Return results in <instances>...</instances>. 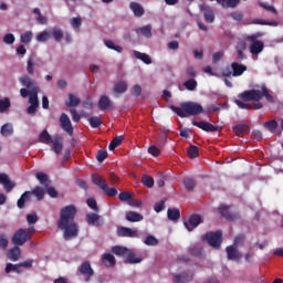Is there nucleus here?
<instances>
[{
	"mask_svg": "<svg viewBox=\"0 0 283 283\" xmlns=\"http://www.w3.org/2000/svg\"><path fill=\"white\" fill-rule=\"evenodd\" d=\"M239 98L241 101L235 99L234 103L235 105H238L240 109H262V107H264L262 102H260L262 101V98H265L268 103H275V98L273 97V95L269 93V88L266 87V84L261 85V91L254 88V90L240 93ZM249 101H254L253 105L247 104V102Z\"/></svg>",
	"mask_w": 283,
	"mask_h": 283,
	"instance_id": "f257e3e1",
	"label": "nucleus"
},
{
	"mask_svg": "<svg viewBox=\"0 0 283 283\" xmlns=\"http://www.w3.org/2000/svg\"><path fill=\"white\" fill-rule=\"evenodd\" d=\"M76 218V206L69 205L61 208L57 228L64 231V240H72L78 235V224L74 221Z\"/></svg>",
	"mask_w": 283,
	"mask_h": 283,
	"instance_id": "f03ea898",
	"label": "nucleus"
},
{
	"mask_svg": "<svg viewBox=\"0 0 283 283\" xmlns=\"http://www.w3.org/2000/svg\"><path fill=\"white\" fill-rule=\"evenodd\" d=\"M21 85L30 90L29 103L30 106L27 108L28 114H36V109H39V92L40 88L36 86V82L32 80L30 76L24 75L19 78Z\"/></svg>",
	"mask_w": 283,
	"mask_h": 283,
	"instance_id": "7ed1b4c3",
	"label": "nucleus"
},
{
	"mask_svg": "<svg viewBox=\"0 0 283 283\" xmlns=\"http://www.w3.org/2000/svg\"><path fill=\"white\" fill-rule=\"evenodd\" d=\"M170 109L179 116V118H189V116H199L205 113L202 105L196 102H182L180 107L170 106Z\"/></svg>",
	"mask_w": 283,
	"mask_h": 283,
	"instance_id": "20e7f679",
	"label": "nucleus"
},
{
	"mask_svg": "<svg viewBox=\"0 0 283 283\" xmlns=\"http://www.w3.org/2000/svg\"><path fill=\"white\" fill-rule=\"evenodd\" d=\"M36 229H34V227L27 229L20 228L13 233L11 242L14 244V247H23L25 242H30L32 240V235H34Z\"/></svg>",
	"mask_w": 283,
	"mask_h": 283,
	"instance_id": "39448f33",
	"label": "nucleus"
},
{
	"mask_svg": "<svg viewBox=\"0 0 283 283\" xmlns=\"http://www.w3.org/2000/svg\"><path fill=\"white\" fill-rule=\"evenodd\" d=\"M92 182L93 185L98 187L101 190H103L105 196H108L109 198H114V196H118V190L116 188H109V186H107V180L105 179V177L98 174H93Z\"/></svg>",
	"mask_w": 283,
	"mask_h": 283,
	"instance_id": "423d86ee",
	"label": "nucleus"
},
{
	"mask_svg": "<svg viewBox=\"0 0 283 283\" xmlns=\"http://www.w3.org/2000/svg\"><path fill=\"white\" fill-rule=\"evenodd\" d=\"M248 67L244 64L238 62H232L230 66H226L221 74L224 78H231V76L238 77L242 76L247 72Z\"/></svg>",
	"mask_w": 283,
	"mask_h": 283,
	"instance_id": "0eeeda50",
	"label": "nucleus"
},
{
	"mask_svg": "<svg viewBox=\"0 0 283 283\" xmlns=\"http://www.w3.org/2000/svg\"><path fill=\"white\" fill-rule=\"evenodd\" d=\"M203 240H207L208 244L213 249H220L222 245V231L219 230L217 232H208L203 237Z\"/></svg>",
	"mask_w": 283,
	"mask_h": 283,
	"instance_id": "6e6552de",
	"label": "nucleus"
},
{
	"mask_svg": "<svg viewBox=\"0 0 283 283\" xmlns=\"http://www.w3.org/2000/svg\"><path fill=\"white\" fill-rule=\"evenodd\" d=\"M218 211L221 218L229 220L230 222H235V220H240V212H231V207L227 205H220L218 207Z\"/></svg>",
	"mask_w": 283,
	"mask_h": 283,
	"instance_id": "1a4fd4ad",
	"label": "nucleus"
},
{
	"mask_svg": "<svg viewBox=\"0 0 283 283\" xmlns=\"http://www.w3.org/2000/svg\"><path fill=\"white\" fill-rule=\"evenodd\" d=\"M248 41H250V53L252 55H258L264 50V42L258 40V36L255 35H250L248 36Z\"/></svg>",
	"mask_w": 283,
	"mask_h": 283,
	"instance_id": "9d476101",
	"label": "nucleus"
},
{
	"mask_svg": "<svg viewBox=\"0 0 283 283\" xmlns=\"http://www.w3.org/2000/svg\"><path fill=\"white\" fill-rule=\"evenodd\" d=\"M60 127L61 129H63V132H66L69 136H72L74 134L72 120L70 119V116H67V114L65 113H62L60 116Z\"/></svg>",
	"mask_w": 283,
	"mask_h": 283,
	"instance_id": "9b49d317",
	"label": "nucleus"
},
{
	"mask_svg": "<svg viewBox=\"0 0 283 283\" xmlns=\"http://www.w3.org/2000/svg\"><path fill=\"white\" fill-rule=\"evenodd\" d=\"M85 220L90 227H103L105 224V219L95 212L87 213Z\"/></svg>",
	"mask_w": 283,
	"mask_h": 283,
	"instance_id": "f8f14e48",
	"label": "nucleus"
},
{
	"mask_svg": "<svg viewBox=\"0 0 283 283\" xmlns=\"http://www.w3.org/2000/svg\"><path fill=\"white\" fill-rule=\"evenodd\" d=\"M78 272L81 275H84L85 282H90V280L94 277V269H92L90 261L83 262L78 269Z\"/></svg>",
	"mask_w": 283,
	"mask_h": 283,
	"instance_id": "ddd939ff",
	"label": "nucleus"
},
{
	"mask_svg": "<svg viewBox=\"0 0 283 283\" xmlns=\"http://www.w3.org/2000/svg\"><path fill=\"white\" fill-rule=\"evenodd\" d=\"M202 217L198 213L191 214L188 222L184 221V226L188 231H193L198 226L202 224Z\"/></svg>",
	"mask_w": 283,
	"mask_h": 283,
	"instance_id": "4468645a",
	"label": "nucleus"
},
{
	"mask_svg": "<svg viewBox=\"0 0 283 283\" xmlns=\"http://www.w3.org/2000/svg\"><path fill=\"white\" fill-rule=\"evenodd\" d=\"M200 10L203 12L206 23H213L216 21V13L209 4H200Z\"/></svg>",
	"mask_w": 283,
	"mask_h": 283,
	"instance_id": "2eb2a0df",
	"label": "nucleus"
},
{
	"mask_svg": "<svg viewBox=\"0 0 283 283\" xmlns=\"http://www.w3.org/2000/svg\"><path fill=\"white\" fill-rule=\"evenodd\" d=\"M41 60L35 54H31L27 60V73L29 76H34V67H39Z\"/></svg>",
	"mask_w": 283,
	"mask_h": 283,
	"instance_id": "dca6fc26",
	"label": "nucleus"
},
{
	"mask_svg": "<svg viewBox=\"0 0 283 283\" xmlns=\"http://www.w3.org/2000/svg\"><path fill=\"white\" fill-rule=\"evenodd\" d=\"M192 125L195 127H198L199 129H202L203 132H210V133L219 132L220 129L219 126H213V124L205 120H201V122L192 120Z\"/></svg>",
	"mask_w": 283,
	"mask_h": 283,
	"instance_id": "f3484780",
	"label": "nucleus"
},
{
	"mask_svg": "<svg viewBox=\"0 0 283 283\" xmlns=\"http://www.w3.org/2000/svg\"><path fill=\"white\" fill-rule=\"evenodd\" d=\"M117 235L118 238H138V230L120 227L117 229Z\"/></svg>",
	"mask_w": 283,
	"mask_h": 283,
	"instance_id": "a211bd4d",
	"label": "nucleus"
},
{
	"mask_svg": "<svg viewBox=\"0 0 283 283\" xmlns=\"http://www.w3.org/2000/svg\"><path fill=\"white\" fill-rule=\"evenodd\" d=\"M0 185H3L4 191H7V193H10V191L17 187V185L10 180V177L3 172H0Z\"/></svg>",
	"mask_w": 283,
	"mask_h": 283,
	"instance_id": "6ab92c4d",
	"label": "nucleus"
},
{
	"mask_svg": "<svg viewBox=\"0 0 283 283\" xmlns=\"http://www.w3.org/2000/svg\"><path fill=\"white\" fill-rule=\"evenodd\" d=\"M7 258L11 260V262H19V258H21V248H19V245H14L8 250Z\"/></svg>",
	"mask_w": 283,
	"mask_h": 283,
	"instance_id": "aec40b11",
	"label": "nucleus"
},
{
	"mask_svg": "<svg viewBox=\"0 0 283 283\" xmlns=\"http://www.w3.org/2000/svg\"><path fill=\"white\" fill-rule=\"evenodd\" d=\"M232 132L235 136H242V134H249V132H251V126L248 124H239L232 127Z\"/></svg>",
	"mask_w": 283,
	"mask_h": 283,
	"instance_id": "412c9836",
	"label": "nucleus"
},
{
	"mask_svg": "<svg viewBox=\"0 0 283 283\" xmlns=\"http://www.w3.org/2000/svg\"><path fill=\"white\" fill-rule=\"evenodd\" d=\"M191 280H193V273L184 272L182 274H175L174 275V282L175 283L191 282Z\"/></svg>",
	"mask_w": 283,
	"mask_h": 283,
	"instance_id": "4be33fe9",
	"label": "nucleus"
},
{
	"mask_svg": "<svg viewBox=\"0 0 283 283\" xmlns=\"http://www.w3.org/2000/svg\"><path fill=\"white\" fill-rule=\"evenodd\" d=\"M51 143L53 145V151L59 156L63 151V137L57 135Z\"/></svg>",
	"mask_w": 283,
	"mask_h": 283,
	"instance_id": "5701e85b",
	"label": "nucleus"
},
{
	"mask_svg": "<svg viewBox=\"0 0 283 283\" xmlns=\"http://www.w3.org/2000/svg\"><path fill=\"white\" fill-rule=\"evenodd\" d=\"M228 260H241L242 253H240L233 245L226 248Z\"/></svg>",
	"mask_w": 283,
	"mask_h": 283,
	"instance_id": "b1692460",
	"label": "nucleus"
},
{
	"mask_svg": "<svg viewBox=\"0 0 283 283\" xmlns=\"http://www.w3.org/2000/svg\"><path fill=\"white\" fill-rule=\"evenodd\" d=\"M97 107L98 109H101V112H105L108 107H112V101H109V97H107V95H102L97 103Z\"/></svg>",
	"mask_w": 283,
	"mask_h": 283,
	"instance_id": "393cba45",
	"label": "nucleus"
},
{
	"mask_svg": "<svg viewBox=\"0 0 283 283\" xmlns=\"http://www.w3.org/2000/svg\"><path fill=\"white\" fill-rule=\"evenodd\" d=\"M136 34L142 36H145L146 39H151L153 34H151V24H147L145 27H140L135 29Z\"/></svg>",
	"mask_w": 283,
	"mask_h": 283,
	"instance_id": "a878e982",
	"label": "nucleus"
},
{
	"mask_svg": "<svg viewBox=\"0 0 283 283\" xmlns=\"http://www.w3.org/2000/svg\"><path fill=\"white\" fill-rule=\"evenodd\" d=\"M129 8L136 17H143V14H145V8L138 2H130Z\"/></svg>",
	"mask_w": 283,
	"mask_h": 283,
	"instance_id": "bb28decb",
	"label": "nucleus"
},
{
	"mask_svg": "<svg viewBox=\"0 0 283 283\" xmlns=\"http://www.w3.org/2000/svg\"><path fill=\"white\" fill-rule=\"evenodd\" d=\"M102 264L107 268L114 266V264H116V258L112 253H104L102 258Z\"/></svg>",
	"mask_w": 283,
	"mask_h": 283,
	"instance_id": "cd10ccee",
	"label": "nucleus"
},
{
	"mask_svg": "<svg viewBox=\"0 0 283 283\" xmlns=\"http://www.w3.org/2000/svg\"><path fill=\"white\" fill-rule=\"evenodd\" d=\"M247 25H271L275 28L277 27V21L253 19L251 22H248Z\"/></svg>",
	"mask_w": 283,
	"mask_h": 283,
	"instance_id": "c85d7f7f",
	"label": "nucleus"
},
{
	"mask_svg": "<svg viewBox=\"0 0 283 283\" xmlns=\"http://www.w3.org/2000/svg\"><path fill=\"white\" fill-rule=\"evenodd\" d=\"M167 218L171 220V222H176V220H180V210L178 208H168Z\"/></svg>",
	"mask_w": 283,
	"mask_h": 283,
	"instance_id": "c756f323",
	"label": "nucleus"
},
{
	"mask_svg": "<svg viewBox=\"0 0 283 283\" xmlns=\"http://www.w3.org/2000/svg\"><path fill=\"white\" fill-rule=\"evenodd\" d=\"M135 59L143 61L146 65H151V57L146 53H140V51H133Z\"/></svg>",
	"mask_w": 283,
	"mask_h": 283,
	"instance_id": "7c9ffc66",
	"label": "nucleus"
},
{
	"mask_svg": "<svg viewBox=\"0 0 283 283\" xmlns=\"http://www.w3.org/2000/svg\"><path fill=\"white\" fill-rule=\"evenodd\" d=\"M126 220L128 222H140L143 221V214L135 211H128L126 212Z\"/></svg>",
	"mask_w": 283,
	"mask_h": 283,
	"instance_id": "2f4dec72",
	"label": "nucleus"
},
{
	"mask_svg": "<svg viewBox=\"0 0 283 283\" xmlns=\"http://www.w3.org/2000/svg\"><path fill=\"white\" fill-rule=\"evenodd\" d=\"M54 139H52V136L50 133H48V129H44L40 135H39V143H42L43 145H50Z\"/></svg>",
	"mask_w": 283,
	"mask_h": 283,
	"instance_id": "473e14b6",
	"label": "nucleus"
},
{
	"mask_svg": "<svg viewBox=\"0 0 283 283\" xmlns=\"http://www.w3.org/2000/svg\"><path fill=\"white\" fill-rule=\"evenodd\" d=\"M66 107H78L81 105V98L76 97L74 94H69V101L65 102Z\"/></svg>",
	"mask_w": 283,
	"mask_h": 283,
	"instance_id": "72a5a7b5",
	"label": "nucleus"
},
{
	"mask_svg": "<svg viewBox=\"0 0 283 283\" xmlns=\"http://www.w3.org/2000/svg\"><path fill=\"white\" fill-rule=\"evenodd\" d=\"M140 262H143V258L136 256L134 252L128 253L125 259L126 264H140Z\"/></svg>",
	"mask_w": 283,
	"mask_h": 283,
	"instance_id": "f704fd0d",
	"label": "nucleus"
},
{
	"mask_svg": "<svg viewBox=\"0 0 283 283\" xmlns=\"http://www.w3.org/2000/svg\"><path fill=\"white\" fill-rule=\"evenodd\" d=\"M23 273V270H21V265L20 263L18 264H12V263H7L6 268H4V273Z\"/></svg>",
	"mask_w": 283,
	"mask_h": 283,
	"instance_id": "c9c22d12",
	"label": "nucleus"
},
{
	"mask_svg": "<svg viewBox=\"0 0 283 283\" xmlns=\"http://www.w3.org/2000/svg\"><path fill=\"white\" fill-rule=\"evenodd\" d=\"M244 50H247V43L242 42L237 45V61H244L247 55H244Z\"/></svg>",
	"mask_w": 283,
	"mask_h": 283,
	"instance_id": "e433bc0d",
	"label": "nucleus"
},
{
	"mask_svg": "<svg viewBox=\"0 0 283 283\" xmlns=\"http://www.w3.org/2000/svg\"><path fill=\"white\" fill-rule=\"evenodd\" d=\"M51 36L54 39L56 43H61L63 41V30L61 28H55L51 31Z\"/></svg>",
	"mask_w": 283,
	"mask_h": 283,
	"instance_id": "4c0bfd02",
	"label": "nucleus"
},
{
	"mask_svg": "<svg viewBox=\"0 0 283 283\" xmlns=\"http://www.w3.org/2000/svg\"><path fill=\"white\" fill-rule=\"evenodd\" d=\"M115 94H125L127 92V82L119 81L114 86Z\"/></svg>",
	"mask_w": 283,
	"mask_h": 283,
	"instance_id": "58836bf2",
	"label": "nucleus"
},
{
	"mask_svg": "<svg viewBox=\"0 0 283 283\" xmlns=\"http://www.w3.org/2000/svg\"><path fill=\"white\" fill-rule=\"evenodd\" d=\"M36 179L39 180L40 185L43 187H50V179L45 172H36Z\"/></svg>",
	"mask_w": 283,
	"mask_h": 283,
	"instance_id": "ea45409f",
	"label": "nucleus"
},
{
	"mask_svg": "<svg viewBox=\"0 0 283 283\" xmlns=\"http://www.w3.org/2000/svg\"><path fill=\"white\" fill-rule=\"evenodd\" d=\"M184 186L187 189V191H193V189H196V179L191 177H186L184 179Z\"/></svg>",
	"mask_w": 283,
	"mask_h": 283,
	"instance_id": "a19ab883",
	"label": "nucleus"
},
{
	"mask_svg": "<svg viewBox=\"0 0 283 283\" xmlns=\"http://www.w3.org/2000/svg\"><path fill=\"white\" fill-rule=\"evenodd\" d=\"M184 87H186V90H188V92H196L197 87H198V81L190 78L187 80L184 83Z\"/></svg>",
	"mask_w": 283,
	"mask_h": 283,
	"instance_id": "79ce46f5",
	"label": "nucleus"
},
{
	"mask_svg": "<svg viewBox=\"0 0 283 283\" xmlns=\"http://www.w3.org/2000/svg\"><path fill=\"white\" fill-rule=\"evenodd\" d=\"M11 107L10 98L4 97L0 99V114L8 112Z\"/></svg>",
	"mask_w": 283,
	"mask_h": 283,
	"instance_id": "37998d69",
	"label": "nucleus"
},
{
	"mask_svg": "<svg viewBox=\"0 0 283 283\" xmlns=\"http://www.w3.org/2000/svg\"><path fill=\"white\" fill-rule=\"evenodd\" d=\"M104 44L108 50H114L115 52H118V54L123 52V46L114 44V41L112 40H105Z\"/></svg>",
	"mask_w": 283,
	"mask_h": 283,
	"instance_id": "c03bdc74",
	"label": "nucleus"
},
{
	"mask_svg": "<svg viewBox=\"0 0 283 283\" xmlns=\"http://www.w3.org/2000/svg\"><path fill=\"white\" fill-rule=\"evenodd\" d=\"M120 145H123V137L117 136L109 143L108 149L109 151H114V149H116V147H120Z\"/></svg>",
	"mask_w": 283,
	"mask_h": 283,
	"instance_id": "a18cd8bd",
	"label": "nucleus"
},
{
	"mask_svg": "<svg viewBox=\"0 0 283 283\" xmlns=\"http://www.w3.org/2000/svg\"><path fill=\"white\" fill-rule=\"evenodd\" d=\"M263 127H265V129L268 132L273 133V132H275V129H277V120L272 119V120H269V122H264Z\"/></svg>",
	"mask_w": 283,
	"mask_h": 283,
	"instance_id": "49530a36",
	"label": "nucleus"
},
{
	"mask_svg": "<svg viewBox=\"0 0 283 283\" xmlns=\"http://www.w3.org/2000/svg\"><path fill=\"white\" fill-rule=\"evenodd\" d=\"M13 133H14V128L12 127V124H4L1 127L2 136H12Z\"/></svg>",
	"mask_w": 283,
	"mask_h": 283,
	"instance_id": "de8ad7c7",
	"label": "nucleus"
},
{
	"mask_svg": "<svg viewBox=\"0 0 283 283\" xmlns=\"http://www.w3.org/2000/svg\"><path fill=\"white\" fill-rule=\"evenodd\" d=\"M32 36H33L32 31H27L21 34L20 41L21 43H24V45H28L32 41Z\"/></svg>",
	"mask_w": 283,
	"mask_h": 283,
	"instance_id": "09e8293b",
	"label": "nucleus"
},
{
	"mask_svg": "<svg viewBox=\"0 0 283 283\" xmlns=\"http://www.w3.org/2000/svg\"><path fill=\"white\" fill-rule=\"evenodd\" d=\"M88 123L93 129L98 128L99 125H103V120L98 116H92L88 118Z\"/></svg>",
	"mask_w": 283,
	"mask_h": 283,
	"instance_id": "8fccbe9b",
	"label": "nucleus"
},
{
	"mask_svg": "<svg viewBox=\"0 0 283 283\" xmlns=\"http://www.w3.org/2000/svg\"><path fill=\"white\" fill-rule=\"evenodd\" d=\"M33 196H35L36 200H43V198H45V190H43V188L41 187H35L32 192Z\"/></svg>",
	"mask_w": 283,
	"mask_h": 283,
	"instance_id": "3c124183",
	"label": "nucleus"
},
{
	"mask_svg": "<svg viewBox=\"0 0 283 283\" xmlns=\"http://www.w3.org/2000/svg\"><path fill=\"white\" fill-rule=\"evenodd\" d=\"M49 39H51V33L48 30H44L36 35V41H39V43H45Z\"/></svg>",
	"mask_w": 283,
	"mask_h": 283,
	"instance_id": "603ef678",
	"label": "nucleus"
},
{
	"mask_svg": "<svg viewBox=\"0 0 283 283\" xmlns=\"http://www.w3.org/2000/svg\"><path fill=\"white\" fill-rule=\"evenodd\" d=\"M129 250L125 247H120V245H115L112 248V253H114L115 255H126V253Z\"/></svg>",
	"mask_w": 283,
	"mask_h": 283,
	"instance_id": "864d4df0",
	"label": "nucleus"
},
{
	"mask_svg": "<svg viewBox=\"0 0 283 283\" xmlns=\"http://www.w3.org/2000/svg\"><path fill=\"white\" fill-rule=\"evenodd\" d=\"M142 185L148 187V189H151V187H154V178H151L149 175H144L142 177Z\"/></svg>",
	"mask_w": 283,
	"mask_h": 283,
	"instance_id": "5fc2aeb1",
	"label": "nucleus"
},
{
	"mask_svg": "<svg viewBox=\"0 0 283 283\" xmlns=\"http://www.w3.org/2000/svg\"><path fill=\"white\" fill-rule=\"evenodd\" d=\"M70 23L74 30L78 31L81 30V25H83V19L81 17L72 18Z\"/></svg>",
	"mask_w": 283,
	"mask_h": 283,
	"instance_id": "6e6d98bb",
	"label": "nucleus"
},
{
	"mask_svg": "<svg viewBox=\"0 0 283 283\" xmlns=\"http://www.w3.org/2000/svg\"><path fill=\"white\" fill-rule=\"evenodd\" d=\"M144 243L147 245V247H158V239H156V237L149 234Z\"/></svg>",
	"mask_w": 283,
	"mask_h": 283,
	"instance_id": "4d7b16f0",
	"label": "nucleus"
},
{
	"mask_svg": "<svg viewBox=\"0 0 283 283\" xmlns=\"http://www.w3.org/2000/svg\"><path fill=\"white\" fill-rule=\"evenodd\" d=\"M9 243L10 242L8 241V234L6 233L0 234V249L2 251H6L8 249Z\"/></svg>",
	"mask_w": 283,
	"mask_h": 283,
	"instance_id": "13d9d810",
	"label": "nucleus"
},
{
	"mask_svg": "<svg viewBox=\"0 0 283 283\" xmlns=\"http://www.w3.org/2000/svg\"><path fill=\"white\" fill-rule=\"evenodd\" d=\"M188 156L189 158H198L199 156V149L197 146L190 145L188 147Z\"/></svg>",
	"mask_w": 283,
	"mask_h": 283,
	"instance_id": "bf43d9fd",
	"label": "nucleus"
},
{
	"mask_svg": "<svg viewBox=\"0 0 283 283\" xmlns=\"http://www.w3.org/2000/svg\"><path fill=\"white\" fill-rule=\"evenodd\" d=\"M259 6L263 8V10H266V12H272V14H277V9L275 7L268 4L265 2H260Z\"/></svg>",
	"mask_w": 283,
	"mask_h": 283,
	"instance_id": "052dcab7",
	"label": "nucleus"
},
{
	"mask_svg": "<svg viewBox=\"0 0 283 283\" xmlns=\"http://www.w3.org/2000/svg\"><path fill=\"white\" fill-rule=\"evenodd\" d=\"M86 205L92 209L93 211L98 212V203L96 202V199L94 198H88L86 200Z\"/></svg>",
	"mask_w": 283,
	"mask_h": 283,
	"instance_id": "680f3d73",
	"label": "nucleus"
},
{
	"mask_svg": "<svg viewBox=\"0 0 283 283\" xmlns=\"http://www.w3.org/2000/svg\"><path fill=\"white\" fill-rule=\"evenodd\" d=\"M120 202H129L132 200V192L124 191L118 195Z\"/></svg>",
	"mask_w": 283,
	"mask_h": 283,
	"instance_id": "e2e57ef3",
	"label": "nucleus"
},
{
	"mask_svg": "<svg viewBox=\"0 0 283 283\" xmlns=\"http://www.w3.org/2000/svg\"><path fill=\"white\" fill-rule=\"evenodd\" d=\"M96 158H97L98 163H104L105 159L107 158V150H105V149L98 150L97 155H96Z\"/></svg>",
	"mask_w": 283,
	"mask_h": 283,
	"instance_id": "0e129e2a",
	"label": "nucleus"
},
{
	"mask_svg": "<svg viewBox=\"0 0 283 283\" xmlns=\"http://www.w3.org/2000/svg\"><path fill=\"white\" fill-rule=\"evenodd\" d=\"M230 17L233 21H242V19H244V13H242V11H234L230 13Z\"/></svg>",
	"mask_w": 283,
	"mask_h": 283,
	"instance_id": "69168bd1",
	"label": "nucleus"
},
{
	"mask_svg": "<svg viewBox=\"0 0 283 283\" xmlns=\"http://www.w3.org/2000/svg\"><path fill=\"white\" fill-rule=\"evenodd\" d=\"M14 41H15V38H14V34H12V33H7L3 36V43H7V45H12V43H14Z\"/></svg>",
	"mask_w": 283,
	"mask_h": 283,
	"instance_id": "338daca9",
	"label": "nucleus"
},
{
	"mask_svg": "<svg viewBox=\"0 0 283 283\" xmlns=\"http://www.w3.org/2000/svg\"><path fill=\"white\" fill-rule=\"evenodd\" d=\"M234 247H242L244 244V234H239L234 238L233 241Z\"/></svg>",
	"mask_w": 283,
	"mask_h": 283,
	"instance_id": "774afa93",
	"label": "nucleus"
}]
</instances>
